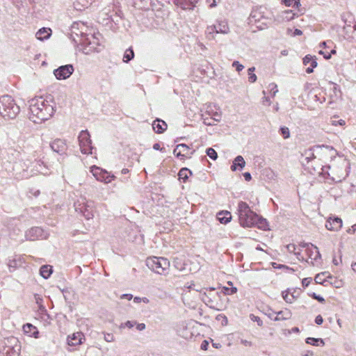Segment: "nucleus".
Wrapping results in <instances>:
<instances>
[{"instance_id":"nucleus-1","label":"nucleus","mask_w":356,"mask_h":356,"mask_svg":"<svg viewBox=\"0 0 356 356\" xmlns=\"http://www.w3.org/2000/svg\"><path fill=\"white\" fill-rule=\"evenodd\" d=\"M55 107L51 95L35 97L29 101V119L35 123L47 120L54 115Z\"/></svg>"},{"instance_id":"nucleus-2","label":"nucleus","mask_w":356,"mask_h":356,"mask_svg":"<svg viewBox=\"0 0 356 356\" xmlns=\"http://www.w3.org/2000/svg\"><path fill=\"white\" fill-rule=\"evenodd\" d=\"M87 29L86 25L82 22H75L71 26L72 35L74 34L76 36L80 35L81 37L80 43L85 46L83 49V52L85 54L99 51L97 47L98 42L95 41L96 38L94 35H92L90 36L91 39L89 38L88 37V35L86 33Z\"/></svg>"},{"instance_id":"nucleus-3","label":"nucleus","mask_w":356,"mask_h":356,"mask_svg":"<svg viewBox=\"0 0 356 356\" xmlns=\"http://www.w3.org/2000/svg\"><path fill=\"white\" fill-rule=\"evenodd\" d=\"M238 214L240 225L243 227H251L255 225L263 227L266 220L261 219L255 212L252 211L249 205L243 201L238 204Z\"/></svg>"},{"instance_id":"nucleus-4","label":"nucleus","mask_w":356,"mask_h":356,"mask_svg":"<svg viewBox=\"0 0 356 356\" xmlns=\"http://www.w3.org/2000/svg\"><path fill=\"white\" fill-rule=\"evenodd\" d=\"M20 112V107L8 95L0 97V115L5 120L15 119Z\"/></svg>"},{"instance_id":"nucleus-5","label":"nucleus","mask_w":356,"mask_h":356,"mask_svg":"<svg viewBox=\"0 0 356 356\" xmlns=\"http://www.w3.org/2000/svg\"><path fill=\"white\" fill-rule=\"evenodd\" d=\"M333 147L328 145H316L309 149L305 150L304 153L302 154V162H306L308 164L313 159L319 157V160H321L323 156L327 153L332 152Z\"/></svg>"},{"instance_id":"nucleus-6","label":"nucleus","mask_w":356,"mask_h":356,"mask_svg":"<svg viewBox=\"0 0 356 356\" xmlns=\"http://www.w3.org/2000/svg\"><path fill=\"white\" fill-rule=\"evenodd\" d=\"M147 266L159 275H166L170 268V261L164 257H152L146 260Z\"/></svg>"},{"instance_id":"nucleus-7","label":"nucleus","mask_w":356,"mask_h":356,"mask_svg":"<svg viewBox=\"0 0 356 356\" xmlns=\"http://www.w3.org/2000/svg\"><path fill=\"white\" fill-rule=\"evenodd\" d=\"M76 211L81 213L86 219L90 220L94 217V202L81 197L74 202Z\"/></svg>"},{"instance_id":"nucleus-8","label":"nucleus","mask_w":356,"mask_h":356,"mask_svg":"<svg viewBox=\"0 0 356 356\" xmlns=\"http://www.w3.org/2000/svg\"><path fill=\"white\" fill-rule=\"evenodd\" d=\"M229 32V27L226 20H218L215 24L207 26L206 29L207 37L211 40L215 38V34H227Z\"/></svg>"},{"instance_id":"nucleus-9","label":"nucleus","mask_w":356,"mask_h":356,"mask_svg":"<svg viewBox=\"0 0 356 356\" xmlns=\"http://www.w3.org/2000/svg\"><path fill=\"white\" fill-rule=\"evenodd\" d=\"M6 355L8 356H19L21 344L17 338L10 337L5 339Z\"/></svg>"},{"instance_id":"nucleus-10","label":"nucleus","mask_w":356,"mask_h":356,"mask_svg":"<svg viewBox=\"0 0 356 356\" xmlns=\"http://www.w3.org/2000/svg\"><path fill=\"white\" fill-rule=\"evenodd\" d=\"M79 143L81 152L85 154H92V146L90 136L88 130H83L80 132L79 137Z\"/></svg>"},{"instance_id":"nucleus-11","label":"nucleus","mask_w":356,"mask_h":356,"mask_svg":"<svg viewBox=\"0 0 356 356\" xmlns=\"http://www.w3.org/2000/svg\"><path fill=\"white\" fill-rule=\"evenodd\" d=\"M49 234L40 227H33L25 233V238L27 241H34L47 238Z\"/></svg>"},{"instance_id":"nucleus-12","label":"nucleus","mask_w":356,"mask_h":356,"mask_svg":"<svg viewBox=\"0 0 356 356\" xmlns=\"http://www.w3.org/2000/svg\"><path fill=\"white\" fill-rule=\"evenodd\" d=\"M90 172L97 181L108 184L115 178V176L110 175L106 170L98 166L92 165L90 167Z\"/></svg>"},{"instance_id":"nucleus-13","label":"nucleus","mask_w":356,"mask_h":356,"mask_svg":"<svg viewBox=\"0 0 356 356\" xmlns=\"http://www.w3.org/2000/svg\"><path fill=\"white\" fill-rule=\"evenodd\" d=\"M74 72L72 65H62L54 70V74L58 80H65L69 78Z\"/></svg>"},{"instance_id":"nucleus-14","label":"nucleus","mask_w":356,"mask_h":356,"mask_svg":"<svg viewBox=\"0 0 356 356\" xmlns=\"http://www.w3.org/2000/svg\"><path fill=\"white\" fill-rule=\"evenodd\" d=\"M216 297L220 298V293L215 291L213 288H211L208 291V293H204L202 295V300L206 305L209 306V307L215 309L218 305L214 300Z\"/></svg>"},{"instance_id":"nucleus-15","label":"nucleus","mask_w":356,"mask_h":356,"mask_svg":"<svg viewBox=\"0 0 356 356\" xmlns=\"http://www.w3.org/2000/svg\"><path fill=\"white\" fill-rule=\"evenodd\" d=\"M194 152V150L191 151L189 146L187 145L181 143L176 146L173 150V154L177 158L182 160L191 157Z\"/></svg>"},{"instance_id":"nucleus-16","label":"nucleus","mask_w":356,"mask_h":356,"mask_svg":"<svg viewBox=\"0 0 356 356\" xmlns=\"http://www.w3.org/2000/svg\"><path fill=\"white\" fill-rule=\"evenodd\" d=\"M51 149L60 155L65 154L67 149L66 142L62 139H56L50 145Z\"/></svg>"},{"instance_id":"nucleus-17","label":"nucleus","mask_w":356,"mask_h":356,"mask_svg":"<svg viewBox=\"0 0 356 356\" xmlns=\"http://www.w3.org/2000/svg\"><path fill=\"white\" fill-rule=\"evenodd\" d=\"M342 227V220L338 217H330L325 223V227L330 231L337 232Z\"/></svg>"},{"instance_id":"nucleus-18","label":"nucleus","mask_w":356,"mask_h":356,"mask_svg":"<svg viewBox=\"0 0 356 356\" xmlns=\"http://www.w3.org/2000/svg\"><path fill=\"white\" fill-rule=\"evenodd\" d=\"M308 250L306 251L309 258L312 260L311 263L314 265V262H317L318 260L321 259V255L318 250V248L314 245H309Z\"/></svg>"},{"instance_id":"nucleus-19","label":"nucleus","mask_w":356,"mask_h":356,"mask_svg":"<svg viewBox=\"0 0 356 356\" xmlns=\"http://www.w3.org/2000/svg\"><path fill=\"white\" fill-rule=\"evenodd\" d=\"M85 339L84 335L82 332H76L67 337V343L69 346H74L83 343Z\"/></svg>"},{"instance_id":"nucleus-20","label":"nucleus","mask_w":356,"mask_h":356,"mask_svg":"<svg viewBox=\"0 0 356 356\" xmlns=\"http://www.w3.org/2000/svg\"><path fill=\"white\" fill-rule=\"evenodd\" d=\"M168 125L165 121L156 118L152 123V128L155 132L162 134L167 129Z\"/></svg>"},{"instance_id":"nucleus-21","label":"nucleus","mask_w":356,"mask_h":356,"mask_svg":"<svg viewBox=\"0 0 356 356\" xmlns=\"http://www.w3.org/2000/svg\"><path fill=\"white\" fill-rule=\"evenodd\" d=\"M51 34V29L50 28L43 27L37 31L35 37L37 38V39L42 41L48 39L50 37Z\"/></svg>"},{"instance_id":"nucleus-22","label":"nucleus","mask_w":356,"mask_h":356,"mask_svg":"<svg viewBox=\"0 0 356 356\" xmlns=\"http://www.w3.org/2000/svg\"><path fill=\"white\" fill-rule=\"evenodd\" d=\"M245 165V161L242 156H237L233 161L232 165H231V170L236 171L238 168L240 170L243 169Z\"/></svg>"},{"instance_id":"nucleus-23","label":"nucleus","mask_w":356,"mask_h":356,"mask_svg":"<svg viewBox=\"0 0 356 356\" xmlns=\"http://www.w3.org/2000/svg\"><path fill=\"white\" fill-rule=\"evenodd\" d=\"M292 313L289 309H284L276 313V316L274 318L275 321H284L288 320L291 318Z\"/></svg>"},{"instance_id":"nucleus-24","label":"nucleus","mask_w":356,"mask_h":356,"mask_svg":"<svg viewBox=\"0 0 356 356\" xmlns=\"http://www.w3.org/2000/svg\"><path fill=\"white\" fill-rule=\"evenodd\" d=\"M23 330L26 334H29L30 336H33L35 338L38 337V331L37 328L31 323H26L23 326Z\"/></svg>"},{"instance_id":"nucleus-25","label":"nucleus","mask_w":356,"mask_h":356,"mask_svg":"<svg viewBox=\"0 0 356 356\" xmlns=\"http://www.w3.org/2000/svg\"><path fill=\"white\" fill-rule=\"evenodd\" d=\"M52 272V266L49 265H43L40 269V274L44 279H48L51 276Z\"/></svg>"},{"instance_id":"nucleus-26","label":"nucleus","mask_w":356,"mask_h":356,"mask_svg":"<svg viewBox=\"0 0 356 356\" xmlns=\"http://www.w3.org/2000/svg\"><path fill=\"white\" fill-rule=\"evenodd\" d=\"M218 218L221 223L227 224L231 220L232 215L229 211H225V213L220 212Z\"/></svg>"},{"instance_id":"nucleus-27","label":"nucleus","mask_w":356,"mask_h":356,"mask_svg":"<svg viewBox=\"0 0 356 356\" xmlns=\"http://www.w3.org/2000/svg\"><path fill=\"white\" fill-rule=\"evenodd\" d=\"M288 252L294 253L299 260H304V257L301 255L300 252H296V246L295 244L290 243L286 246Z\"/></svg>"},{"instance_id":"nucleus-28","label":"nucleus","mask_w":356,"mask_h":356,"mask_svg":"<svg viewBox=\"0 0 356 356\" xmlns=\"http://www.w3.org/2000/svg\"><path fill=\"white\" fill-rule=\"evenodd\" d=\"M134 58V52L131 47L127 49L123 56V61L128 63Z\"/></svg>"},{"instance_id":"nucleus-29","label":"nucleus","mask_w":356,"mask_h":356,"mask_svg":"<svg viewBox=\"0 0 356 356\" xmlns=\"http://www.w3.org/2000/svg\"><path fill=\"white\" fill-rule=\"evenodd\" d=\"M282 3H284L286 6L290 7L292 6L295 8H299L301 6L300 0H282Z\"/></svg>"},{"instance_id":"nucleus-30","label":"nucleus","mask_w":356,"mask_h":356,"mask_svg":"<svg viewBox=\"0 0 356 356\" xmlns=\"http://www.w3.org/2000/svg\"><path fill=\"white\" fill-rule=\"evenodd\" d=\"M306 343L316 346H320V344H321L322 346L324 345L323 340L320 338L308 337L306 339Z\"/></svg>"},{"instance_id":"nucleus-31","label":"nucleus","mask_w":356,"mask_h":356,"mask_svg":"<svg viewBox=\"0 0 356 356\" xmlns=\"http://www.w3.org/2000/svg\"><path fill=\"white\" fill-rule=\"evenodd\" d=\"M191 175V171L186 168H181L178 174L179 179H184V181L188 179V176Z\"/></svg>"},{"instance_id":"nucleus-32","label":"nucleus","mask_w":356,"mask_h":356,"mask_svg":"<svg viewBox=\"0 0 356 356\" xmlns=\"http://www.w3.org/2000/svg\"><path fill=\"white\" fill-rule=\"evenodd\" d=\"M303 63L305 65H310L312 67H316L317 66V62L315 58H313L309 55H307L303 58Z\"/></svg>"},{"instance_id":"nucleus-33","label":"nucleus","mask_w":356,"mask_h":356,"mask_svg":"<svg viewBox=\"0 0 356 356\" xmlns=\"http://www.w3.org/2000/svg\"><path fill=\"white\" fill-rule=\"evenodd\" d=\"M175 3L184 10H191L189 0H175Z\"/></svg>"},{"instance_id":"nucleus-34","label":"nucleus","mask_w":356,"mask_h":356,"mask_svg":"<svg viewBox=\"0 0 356 356\" xmlns=\"http://www.w3.org/2000/svg\"><path fill=\"white\" fill-rule=\"evenodd\" d=\"M254 70H255L254 67H250L248 70V76H249L248 79H249V81L251 83H254L257 79L256 74L253 73Z\"/></svg>"},{"instance_id":"nucleus-35","label":"nucleus","mask_w":356,"mask_h":356,"mask_svg":"<svg viewBox=\"0 0 356 356\" xmlns=\"http://www.w3.org/2000/svg\"><path fill=\"white\" fill-rule=\"evenodd\" d=\"M202 120L203 123L207 126H213L216 122L211 115H202Z\"/></svg>"},{"instance_id":"nucleus-36","label":"nucleus","mask_w":356,"mask_h":356,"mask_svg":"<svg viewBox=\"0 0 356 356\" xmlns=\"http://www.w3.org/2000/svg\"><path fill=\"white\" fill-rule=\"evenodd\" d=\"M236 291H237V289L234 286H232L231 288L224 286L222 289V293H224L225 295H233V294L236 293Z\"/></svg>"},{"instance_id":"nucleus-37","label":"nucleus","mask_w":356,"mask_h":356,"mask_svg":"<svg viewBox=\"0 0 356 356\" xmlns=\"http://www.w3.org/2000/svg\"><path fill=\"white\" fill-rule=\"evenodd\" d=\"M206 152L208 156H209L213 160H216L218 157L217 152L211 147L207 148Z\"/></svg>"},{"instance_id":"nucleus-38","label":"nucleus","mask_w":356,"mask_h":356,"mask_svg":"<svg viewBox=\"0 0 356 356\" xmlns=\"http://www.w3.org/2000/svg\"><path fill=\"white\" fill-rule=\"evenodd\" d=\"M325 274H326V273H321L316 275V276L314 278V281L317 284H323L325 280Z\"/></svg>"},{"instance_id":"nucleus-39","label":"nucleus","mask_w":356,"mask_h":356,"mask_svg":"<svg viewBox=\"0 0 356 356\" xmlns=\"http://www.w3.org/2000/svg\"><path fill=\"white\" fill-rule=\"evenodd\" d=\"M283 14H284L283 17L288 21L293 19L294 16H295V13H293V11L291 10H285L283 13Z\"/></svg>"},{"instance_id":"nucleus-40","label":"nucleus","mask_w":356,"mask_h":356,"mask_svg":"<svg viewBox=\"0 0 356 356\" xmlns=\"http://www.w3.org/2000/svg\"><path fill=\"white\" fill-rule=\"evenodd\" d=\"M280 133L284 139L290 137V131L288 127H282L280 128Z\"/></svg>"},{"instance_id":"nucleus-41","label":"nucleus","mask_w":356,"mask_h":356,"mask_svg":"<svg viewBox=\"0 0 356 356\" xmlns=\"http://www.w3.org/2000/svg\"><path fill=\"white\" fill-rule=\"evenodd\" d=\"M268 88L272 93L273 97L275 96L276 93L278 92L277 86L275 83H271L268 85Z\"/></svg>"},{"instance_id":"nucleus-42","label":"nucleus","mask_w":356,"mask_h":356,"mask_svg":"<svg viewBox=\"0 0 356 356\" xmlns=\"http://www.w3.org/2000/svg\"><path fill=\"white\" fill-rule=\"evenodd\" d=\"M208 113V115H211V118L214 120L215 122H220L221 120V115L218 113V112H213L212 114L210 113V111H207Z\"/></svg>"},{"instance_id":"nucleus-43","label":"nucleus","mask_w":356,"mask_h":356,"mask_svg":"<svg viewBox=\"0 0 356 356\" xmlns=\"http://www.w3.org/2000/svg\"><path fill=\"white\" fill-rule=\"evenodd\" d=\"M135 325H136V321H127L124 323L121 324L120 327H127L129 328L133 327Z\"/></svg>"},{"instance_id":"nucleus-44","label":"nucleus","mask_w":356,"mask_h":356,"mask_svg":"<svg viewBox=\"0 0 356 356\" xmlns=\"http://www.w3.org/2000/svg\"><path fill=\"white\" fill-rule=\"evenodd\" d=\"M282 296L284 300L288 303H292L294 300V296L293 295L289 296L288 293L284 294L282 293Z\"/></svg>"},{"instance_id":"nucleus-45","label":"nucleus","mask_w":356,"mask_h":356,"mask_svg":"<svg viewBox=\"0 0 356 356\" xmlns=\"http://www.w3.org/2000/svg\"><path fill=\"white\" fill-rule=\"evenodd\" d=\"M312 298H314V300H318L319 302L321 303H324L325 302V299L319 296V295H317L316 293H312V294L309 295Z\"/></svg>"},{"instance_id":"nucleus-46","label":"nucleus","mask_w":356,"mask_h":356,"mask_svg":"<svg viewBox=\"0 0 356 356\" xmlns=\"http://www.w3.org/2000/svg\"><path fill=\"white\" fill-rule=\"evenodd\" d=\"M232 66L236 67L237 72H241L244 68V66L241 64L238 61H234L232 63Z\"/></svg>"},{"instance_id":"nucleus-47","label":"nucleus","mask_w":356,"mask_h":356,"mask_svg":"<svg viewBox=\"0 0 356 356\" xmlns=\"http://www.w3.org/2000/svg\"><path fill=\"white\" fill-rule=\"evenodd\" d=\"M250 318L252 321L257 322L259 326H261L263 325V321L259 316H254L253 314L250 315Z\"/></svg>"},{"instance_id":"nucleus-48","label":"nucleus","mask_w":356,"mask_h":356,"mask_svg":"<svg viewBox=\"0 0 356 356\" xmlns=\"http://www.w3.org/2000/svg\"><path fill=\"white\" fill-rule=\"evenodd\" d=\"M250 17L252 19H254V22H257L260 20V13L258 11H254L250 14Z\"/></svg>"},{"instance_id":"nucleus-49","label":"nucleus","mask_w":356,"mask_h":356,"mask_svg":"<svg viewBox=\"0 0 356 356\" xmlns=\"http://www.w3.org/2000/svg\"><path fill=\"white\" fill-rule=\"evenodd\" d=\"M35 168H36V171L39 173H41L43 175H45L47 173V172L43 171L42 164L40 162H37L35 163Z\"/></svg>"},{"instance_id":"nucleus-50","label":"nucleus","mask_w":356,"mask_h":356,"mask_svg":"<svg viewBox=\"0 0 356 356\" xmlns=\"http://www.w3.org/2000/svg\"><path fill=\"white\" fill-rule=\"evenodd\" d=\"M104 340L107 342H112L114 341V336L112 334H104Z\"/></svg>"},{"instance_id":"nucleus-51","label":"nucleus","mask_w":356,"mask_h":356,"mask_svg":"<svg viewBox=\"0 0 356 356\" xmlns=\"http://www.w3.org/2000/svg\"><path fill=\"white\" fill-rule=\"evenodd\" d=\"M311 282H312L311 277L304 278L302 281V286L307 287L309 285V284L311 283Z\"/></svg>"},{"instance_id":"nucleus-52","label":"nucleus","mask_w":356,"mask_h":356,"mask_svg":"<svg viewBox=\"0 0 356 356\" xmlns=\"http://www.w3.org/2000/svg\"><path fill=\"white\" fill-rule=\"evenodd\" d=\"M323 322V318L321 315H318L315 318V323L317 325H321Z\"/></svg>"},{"instance_id":"nucleus-53","label":"nucleus","mask_w":356,"mask_h":356,"mask_svg":"<svg viewBox=\"0 0 356 356\" xmlns=\"http://www.w3.org/2000/svg\"><path fill=\"white\" fill-rule=\"evenodd\" d=\"M146 327V325L145 323H136V329L139 331H143L145 329Z\"/></svg>"},{"instance_id":"nucleus-54","label":"nucleus","mask_w":356,"mask_h":356,"mask_svg":"<svg viewBox=\"0 0 356 356\" xmlns=\"http://www.w3.org/2000/svg\"><path fill=\"white\" fill-rule=\"evenodd\" d=\"M153 149H155V150H159L161 152H164V150H165V148L161 147L159 143H154L153 145Z\"/></svg>"},{"instance_id":"nucleus-55","label":"nucleus","mask_w":356,"mask_h":356,"mask_svg":"<svg viewBox=\"0 0 356 356\" xmlns=\"http://www.w3.org/2000/svg\"><path fill=\"white\" fill-rule=\"evenodd\" d=\"M241 343L243 344L245 346H252V342L249 341H248L246 339H241Z\"/></svg>"},{"instance_id":"nucleus-56","label":"nucleus","mask_w":356,"mask_h":356,"mask_svg":"<svg viewBox=\"0 0 356 356\" xmlns=\"http://www.w3.org/2000/svg\"><path fill=\"white\" fill-rule=\"evenodd\" d=\"M243 177H244L245 181H250L252 179V176L250 172H245L243 174Z\"/></svg>"},{"instance_id":"nucleus-57","label":"nucleus","mask_w":356,"mask_h":356,"mask_svg":"<svg viewBox=\"0 0 356 356\" xmlns=\"http://www.w3.org/2000/svg\"><path fill=\"white\" fill-rule=\"evenodd\" d=\"M174 265L176 268L179 269V270H183V268L181 266V264H179L177 261V259L174 261Z\"/></svg>"},{"instance_id":"nucleus-58","label":"nucleus","mask_w":356,"mask_h":356,"mask_svg":"<svg viewBox=\"0 0 356 356\" xmlns=\"http://www.w3.org/2000/svg\"><path fill=\"white\" fill-rule=\"evenodd\" d=\"M312 245V243H301L300 244V246L302 247V248H305V251H307L308 250V248H309V245Z\"/></svg>"},{"instance_id":"nucleus-59","label":"nucleus","mask_w":356,"mask_h":356,"mask_svg":"<svg viewBox=\"0 0 356 356\" xmlns=\"http://www.w3.org/2000/svg\"><path fill=\"white\" fill-rule=\"evenodd\" d=\"M332 124H334V125H337V124L344 125L345 124V121L343 120H338V121H333Z\"/></svg>"},{"instance_id":"nucleus-60","label":"nucleus","mask_w":356,"mask_h":356,"mask_svg":"<svg viewBox=\"0 0 356 356\" xmlns=\"http://www.w3.org/2000/svg\"><path fill=\"white\" fill-rule=\"evenodd\" d=\"M272 266L274 268H286L285 266L284 265H282V264H277L276 263H273L272 264Z\"/></svg>"},{"instance_id":"nucleus-61","label":"nucleus","mask_w":356,"mask_h":356,"mask_svg":"<svg viewBox=\"0 0 356 356\" xmlns=\"http://www.w3.org/2000/svg\"><path fill=\"white\" fill-rule=\"evenodd\" d=\"M209 343L207 341H204L201 344V349L202 350H207V346Z\"/></svg>"},{"instance_id":"nucleus-62","label":"nucleus","mask_w":356,"mask_h":356,"mask_svg":"<svg viewBox=\"0 0 356 356\" xmlns=\"http://www.w3.org/2000/svg\"><path fill=\"white\" fill-rule=\"evenodd\" d=\"M133 298V296L131 294H127V293H125V294H123L122 296H121V298H127V300H131Z\"/></svg>"},{"instance_id":"nucleus-63","label":"nucleus","mask_w":356,"mask_h":356,"mask_svg":"<svg viewBox=\"0 0 356 356\" xmlns=\"http://www.w3.org/2000/svg\"><path fill=\"white\" fill-rule=\"evenodd\" d=\"M319 54H323V56H324V58H325V59H329V58H331V54H330V53L324 54V52H323V51H321H321H319Z\"/></svg>"},{"instance_id":"nucleus-64","label":"nucleus","mask_w":356,"mask_h":356,"mask_svg":"<svg viewBox=\"0 0 356 356\" xmlns=\"http://www.w3.org/2000/svg\"><path fill=\"white\" fill-rule=\"evenodd\" d=\"M302 34V31L298 29H296L293 33L294 35H301Z\"/></svg>"}]
</instances>
